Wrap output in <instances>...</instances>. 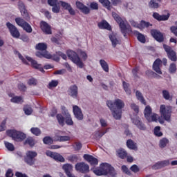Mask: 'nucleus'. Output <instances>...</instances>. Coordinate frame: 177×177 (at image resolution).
Returning <instances> with one entry per match:
<instances>
[{
	"label": "nucleus",
	"mask_w": 177,
	"mask_h": 177,
	"mask_svg": "<svg viewBox=\"0 0 177 177\" xmlns=\"http://www.w3.org/2000/svg\"><path fill=\"white\" fill-rule=\"evenodd\" d=\"M91 171L93 172V174L97 175V176H102V175H104L100 166V168H92Z\"/></svg>",
	"instance_id": "c03bdc74"
},
{
	"label": "nucleus",
	"mask_w": 177,
	"mask_h": 177,
	"mask_svg": "<svg viewBox=\"0 0 177 177\" xmlns=\"http://www.w3.org/2000/svg\"><path fill=\"white\" fill-rule=\"evenodd\" d=\"M105 133H107V129H106L104 131H95L94 138L95 139H100V138H102Z\"/></svg>",
	"instance_id": "3c124183"
},
{
	"label": "nucleus",
	"mask_w": 177,
	"mask_h": 177,
	"mask_svg": "<svg viewBox=\"0 0 177 177\" xmlns=\"http://www.w3.org/2000/svg\"><path fill=\"white\" fill-rule=\"evenodd\" d=\"M48 4L52 6V12L53 13L60 12V1L59 0H48Z\"/></svg>",
	"instance_id": "f8f14e48"
},
{
	"label": "nucleus",
	"mask_w": 177,
	"mask_h": 177,
	"mask_svg": "<svg viewBox=\"0 0 177 177\" xmlns=\"http://www.w3.org/2000/svg\"><path fill=\"white\" fill-rule=\"evenodd\" d=\"M109 39H111V41L112 42V46L113 48H115L118 44H120V41L117 39V37L114 35H110Z\"/></svg>",
	"instance_id": "a19ab883"
},
{
	"label": "nucleus",
	"mask_w": 177,
	"mask_h": 177,
	"mask_svg": "<svg viewBox=\"0 0 177 177\" xmlns=\"http://www.w3.org/2000/svg\"><path fill=\"white\" fill-rule=\"evenodd\" d=\"M135 34L137 35V39L141 44H146V37L145 35L140 33L139 31H136Z\"/></svg>",
	"instance_id": "c9c22d12"
},
{
	"label": "nucleus",
	"mask_w": 177,
	"mask_h": 177,
	"mask_svg": "<svg viewBox=\"0 0 177 177\" xmlns=\"http://www.w3.org/2000/svg\"><path fill=\"white\" fill-rule=\"evenodd\" d=\"M132 123L140 129V131H146V125L144 124L143 122L139 117L131 118Z\"/></svg>",
	"instance_id": "4468645a"
},
{
	"label": "nucleus",
	"mask_w": 177,
	"mask_h": 177,
	"mask_svg": "<svg viewBox=\"0 0 177 177\" xmlns=\"http://www.w3.org/2000/svg\"><path fill=\"white\" fill-rule=\"evenodd\" d=\"M6 133L8 136L12 138V139L16 142H23V140L27 138L26 133L17 130H7Z\"/></svg>",
	"instance_id": "20e7f679"
},
{
	"label": "nucleus",
	"mask_w": 177,
	"mask_h": 177,
	"mask_svg": "<svg viewBox=\"0 0 177 177\" xmlns=\"http://www.w3.org/2000/svg\"><path fill=\"white\" fill-rule=\"evenodd\" d=\"M68 94L73 99H77L78 97V86L76 84L70 86L68 89Z\"/></svg>",
	"instance_id": "aec40b11"
},
{
	"label": "nucleus",
	"mask_w": 177,
	"mask_h": 177,
	"mask_svg": "<svg viewBox=\"0 0 177 177\" xmlns=\"http://www.w3.org/2000/svg\"><path fill=\"white\" fill-rule=\"evenodd\" d=\"M97 26L100 30H108V31H111V26L106 20H102L101 22H99Z\"/></svg>",
	"instance_id": "bb28decb"
},
{
	"label": "nucleus",
	"mask_w": 177,
	"mask_h": 177,
	"mask_svg": "<svg viewBox=\"0 0 177 177\" xmlns=\"http://www.w3.org/2000/svg\"><path fill=\"white\" fill-rule=\"evenodd\" d=\"M65 122L66 125H68L69 127L74 125V122L73 121L71 115H70L68 111H65Z\"/></svg>",
	"instance_id": "c85d7f7f"
},
{
	"label": "nucleus",
	"mask_w": 177,
	"mask_h": 177,
	"mask_svg": "<svg viewBox=\"0 0 177 177\" xmlns=\"http://www.w3.org/2000/svg\"><path fill=\"white\" fill-rule=\"evenodd\" d=\"M18 7L21 12V16L24 17V19H25V20H30V15L28 14L27 9H26L24 3L19 2Z\"/></svg>",
	"instance_id": "6ab92c4d"
},
{
	"label": "nucleus",
	"mask_w": 177,
	"mask_h": 177,
	"mask_svg": "<svg viewBox=\"0 0 177 177\" xmlns=\"http://www.w3.org/2000/svg\"><path fill=\"white\" fill-rule=\"evenodd\" d=\"M122 172L125 173L126 175H129V176H131V175H132L131 170H129V169H128V167L126 165L122 166Z\"/></svg>",
	"instance_id": "680f3d73"
},
{
	"label": "nucleus",
	"mask_w": 177,
	"mask_h": 177,
	"mask_svg": "<svg viewBox=\"0 0 177 177\" xmlns=\"http://www.w3.org/2000/svg\"><path fill=\"white\" fill-rule=\"evenodd\" d=\"M30 132L32 135H35V136H39L41 133V129L38 127H32L30 129Z\"/></svg>",
	"instance_id": "de8ad7c7"
},
{
	"label": "nucleus",
	"mask_w": 177,
	"mask_h": 177,
	"mask_svg": "<svg viewBox=\"0 0 177 177\" xmlns=\"http://www.w3.org/2000/svg\"><path fill=\"white\" fill-rule=\"evenodd\" d=\"M100 64L105 73H109V64H107L104 59H100Z\"/></svg>",
	"instance_id": "79ce46f5"
},
{
	"label": "nucleus",
	"mask_w": 177,
	"mask_h": 177,
	"mask_svg": "<svg viewBox=\"0 0 177 177\" xmlns=\"http://www.w3.org/2000/svg\"><path fill=\"white\" fill-rule=\"evenodd\" d=\"M71 138L68 136H57V142H68Z\"/></svg>",
	"instance_id": "a18cd8bd"
},
{
	"label": "nucleus",
	"mask_w": 177,
	"mask_h": 177,
	"mask_svg": "<svg viewBox=\"0 0 177 177\" xmlns=\"http://www.w3.org/2000/svg\"><path fill=\"white\" fill-rule=\"evenodd\" d=\"M130 169L132 171V172H134V174H138L140 171V169L136 165H133L131 167Z\"/></svg>",
	"instance_id": "774afa93"
},
{
	"label": "nucleus",
	"mask_w": 177,
	"mask_h": 177,
	"mask_svg": "<svg viewBox=\"0 0 177 177\" xmlns=\"http://www.w3.org/2000/svg\"><path fill=\"white\" fill-rule=\"evenodd\" d=\"M168 143H169V140L168 139L162 138L160 140V147H161V149H164V147H165Z\"/></svg>",
	"instance_id": "4d7b16f0"
},
{
	"label": "nucleus",
	"mask_w": 177,
	"mask_h": 177,
	"mask_svg": "<svg viewBox=\"0 0 177 177\" xmlns=\"http://www.w3.org/2000/svg\"><path fill=\"white\" fill-rule=\"evenodd\" d=\"M46 155L48 157H50V158H53V160H55V161H59V162H64V161H66V159H64V157H63V156L56 152L46 151Z\"/></svg>",
	"instance_id": "9b49d317"
},
{
	"label": "nucleus",
	"mask_w": 177,
	"mask_h": 177,
	"mask_svg": "<svg viewBox=\"0 0 177 177\" xmlns=\"http://www.w3.org/2000/svg\"><path fill=\"white\" fill-rule=\"evenodd\" d=\"M99 2L102 3L104 8H106L108 10H111V3L109 0H99Z\"/></svg>",
	"instance_id": "ea45409f"
},
{
	"label": "nucleus",
	"mask_w": 177,
	"mask_h": 177,
	"mask_svg": "<svg viewBox=\"0 0 177 177\" xmlns=\"http://www.w3.org/2000/svg\"><path fill=\"white\" fill-rule=\"evenodd\" d=\"M57 120L58 121V123L61 125V127H64V121H65V118L64 116L63 115H62V113H58L57 114Z\"/></svg>",
	"instance_id": "37998d69"
},
{
	"label": "nucleus",
	"mask_w": 177,
	"mask_h": 177,
	"mask_svg": "<svg viewBox=\"0 0 177 177\" xmlns=\"http://www.w3.org/2000/svg\"><path fill=\"white\" fill-rule=\"evenodd\" d=\"M38 156V153L34 151H28L26 153V157L25 158V162L28 165H34L35 164V157Z\"/></svg>",
	"instance_id": "0eeeda50"
},
{
	"label": "nucleus",
	"mask_w": 177,
	"mask_h": 177,
	"mask_svg": "<svg viewBox=\"0 0 177 177\" xmlns=\"http://www.w3.org/2000/svg\"><path fill=\"white\" fill-rule=\"evenodd\" d=\"M43 142L44 145H53V139L50 136H46L43 138Z\"/></svg>",
	"instance_id": "6e6d98bb"
},
{
	"label": "nucleus",
	"mask_w": 177,
	"mask_h": 177,
	"mask_svg": "<svg viewBox=\"0 0 177 177\" xmlns=\"http://www.w3.org/2000/svg\"><path fill=\"white\" fill-rule=\"evenodd\" d=\"M15 23L19 26V27H21L26 32H28V34H31V32H32V28L31 27V25L26 21L24 19L21 17H17L15 18Z\"/></svg>",
	"instance_id": "39448f33"
},
{
	"label": "nucleus",
	"mask_w": 177,
	"mask_h": 177,
	"mask_svg": "<svg viewBox=\"0 0 177 177\" xmlns=\"http://www.w3.org/2000/svg\"><path fill=\"white\" fill-rule=\"evenodd\" d=\"M66 55L69 60H71L77 67H80V68H84V62H82V60H81V58L76 52L73 50H68Z\"/></svg>",
	"instance_id": "7ed1b4c3"
},
{
	"label": "nucleus",
	"mask_w": 177,
	"mask_h": 177,
	"mask_svg": "<svg viewBox=\"0 0 177 177\" xmlns=\"http://www.w3.org/2000/svg\"><path fill=\"white\" fill-rule=\"evenodd\" d=\"M127 146L128 149H130V150H138V146L136 145V143H135V142L131 139L127 141Z\"/></svg>",
	"instance_id": "72a5a7b5"
},
{
	"label": "nucleus",
	"mask_w": 177,
	"mask_h": 177,
	"mask_svg": "<svg viewBox=\"0 0 177 177\" xmlns=\"http://www.w3.org/2000/svg\"><path fill=\"white\" fill-rule=\"evenodd\" d=\"M168 165H169V160H165L157 162L152 166V168L153 169H161V168L168 167Z\"/></svg>",
	"instance_id": "b1692460"
},
{
	"label": "nucleus",
	"mask_w": 177,
	"mask_h": 177,
	"mask_svg": "<svg viewBox=\"0 0 177 177\" xmlns=\"http://www.w3.org/2000/svg\"><path fill=\"white\" fill-rule=\"evenodd\" d=\"M24 145H28L30 147H34L37 145V140L32 137H28L24 142Z\"/></svg>",
	"instance_id": "2f4dec72"
},
{
	"label": "nucleus",
	"mask_w": 177,
	"mask_h": 177,
	"mask_svg": "<svg viewBox=\"0 0 177 177\" xmlns=\"http://www.w3.org/2000/svg\"><path fill=\"white\" fill-rule=\"evenodd\" d=\"M59 85V81L57 80H51V82L48 84V88H56Z\"/></svg>",
	"instance_id": "338daca9"
},
{
	"label": "nucleus",
	"mask_w": 177,
	"mask_h": 177,
	"mask_svg": "<svg viewBox=\"0 0 177 177\" xmlns=\"http://www.w3.org/2000/svg\"><path fill=\"white\" fill-rule=\"evenodd\" d=\"M153 24H150V22H147L145 20H141L139 23V29L145 30V28H149V27H151Z\"/></svg>",
	"instance_id": "7c9ffc66"
},
{
	"label": "nucleus",
	"mask_w": 177,
	"mask_h": 177,
	"mask_svg": "<svg viewBox=\"0 0 177 177\" xmlns=\"http://www.w3.org/2000/svg\"><path fill=\"white\" fill-rule=\"evenodd\" d=\"M84 160L87 161V162H89L90 165H93V167L99 164V160L97 158L93 157V156L90 154H84L83 156Z\"/></svg>",
	"instance_id": "4be33fe9"
},
{
	"label": "nucleus",
	"mask_w": 177,
	"mask_h": 177,
	"mask_svg": "<svg viewBox=\"0 0 177 177\" xmlns=\"http://www.w3.org/2000/svg\"><path fill=\"white\" fill-rule=\"evenodd\" d=\"M6 26L13 38H20V32L15 25L12 24L10 22H7Z\"/></svg>",
	"instance_id": "9d476101"
},
{
	"label": "nucleus",
	"mask_w": 177,
	"mask_h": 177,
	"mask_svg": "<svg viewBox=\"0 0 177 177\" xmlns=\"http://www.w3.org/2000/svg\"><path fill=\"white\" fill-rule=\"evenodd\" d=\"M108 175H109V177L117 176V171H115V169H114V167H112L109 171H108Z\"/></svg>",
	"instance_id": "69168bd1"
},
{
	"label": "nucleus",
	"mask_w": 177,
	"mask_h": 177,
	"mask_svg": "<svg viewBox=\"0 0 177 177\" xmlns=\"http://www.w3.org/2000/svg\"><path fill=\"white\" fill-rule=\"evenodd\" d=\"M59 5H61L63 9L68 10L71 16H75V10L71 7V4L63 1H59Z\"/></svg>",
	"instance_id": "f3484780"
},
{
	"label": "nucleus",
	"mask_w": 177,
	"mask_h": 177,
	"mask_svg": "<svg viewBox=\"0 0 177 177\" xmlns=\"http://www.w3.org/2000/svg\"><path fill=\"white\" fill-rule=\"evenodd\" d=\"M161 67H162V60L160 58H157L153 64L152 68L157 74L162 75V71H161Z\"/></svg>",
	"instance_id": "2eb2a0df"
},
{
	"label": "nucleus",
	"mask_w": 177,
	"mask_h": 177,
	"mask_svg": "<svg viewBox=\"0 0 177 177\" xmlns=\"http://www.w3.org/2000/svg\"><path fill=\"white\" fill-rule=\"evenodd\" d=\"M154 135L158 138L162 136V132H161V127L156 126L153 129Z\"/></svg>",
	"instance_id": "8fccbe9b"
},
{
	"label": "nucleus",
	"mask_w": 177,
	"mask_h": 177,
	"mask_svg": "<svg viewBox=\"0 0 177 177\" xmlns=\"http://www.w3.org/2000/svg\"><path fill=\"white\" fill-rule=\"evenodd\" d=\"M26 60H28V62H30L31 63L32 67L33 68H35L36 70H38V68L41 67V64H38L36 60L32 59L30 57H26Z\"/></svg>",
	"instance_id": "473e14b6"
},
{
	"label": "nucleus",
	"mask_w": 177,
	"mask_h": 177,
	"mask_svg": "<svg viewBox=\"0 0 177 177\" xmlns=\"http://www.w3.org/2000/svg\"><path fill=\"white\" fill-rule=\"evenodd\" d=\"M162 93V97H164V99H165V100H172V97L171 96V95H169V91L167 90H163Z\"/></svg>",
	"instance_id": "864d4df0"
},
{
	"label": "nucleus",
	"mask_w": 177,
	"mask_h": 177,
	"mask_svg": "<svg viewBox=\"0 0 177 177\" xmlns=\"http://www.w3.org/2000/svg\"><path fill=\"white\" fill-rule=\"evenodd\" d=\"M75 5L76 8L84 15H89L91 13V8L85 6L81 1H76Z\"/></svg>",
	"instance_id": "dca6fc26"
},
{
	"label": "nucleus",
	"mask_w": 177,
	"mask_h": 177,
	"mask_svg": "<svg viewBox=\"0 0 177 177\" xmlns=\"http://www.w3.org/2000/svg\"><path fill=\"white\" fill-rule=\"evenodd\" d=\"M161 0H150L148 6L150 9H158L160 8V3Z\"/></svg>",
	"instance_id": "c756f323"
},
{
	"label": "nucleus",
	"mask_w": 177,
	"mask_h": 177,
	"mask_svg": "<svg viewBox=\"0 0 177 177\" xmlns=\"http://www.w3.org/2000/svg\"><path fill=\"white\" fill-rule=\"evenodd\" d=\"M62 169H64L66 175H70L71 174V171H73V165L68 163H66L63 165Z\"/></svg>",
	"instance_id": "f704fd0d"
},
{
	"label": "nucleus",
	"mask_w": 177,
	"mask_h": 177,
	"mask_svg": "<svg viewBox=\"0 0 177 177\" xmlns=\"http://www.w3.org/2000/svg\"><path fill=\"white\" fill-rule=\"evenodd\" d=\"M5 146L6 147V149H8V150H9V151H14L15 146L13 145V144L6 142Z\"/></svg>",
	"instance_id": "0e129e2a"
},
{
	"label": "nucleus",
	"mask_w": 177,
	"mask_h": 177,
	"mask_svg": "<svg viewBox=\"0 0 177 177\" xmlns=\"http://www.w3.org/2000/svg\"><path fill=\"white\" fill-rule=\"evenodd\" d=\"M24 111L26 115H31V114H32V108L28 105H26L24 107Z\"/></svg>",
	"instance_id": "5fc2aeb1"
},
{
	"label": "nucleus",
	"mask_w": 177,
	"mask_h": 177,
	"mask_svg": "<svg viewBox=\"0 0 177 177\" xmlns=\"http://www.w3.org/2000/svg\"><path fill=\"white\" fill-rule=\"evenodd\" d=\"M151 35L158 42H164V35L162 33L156 29L151 30Z\"/></svg>",
	"instance_id": "a211bd4d"
},
{
	"label": "nucleus",
	"mask_w": 177,
	"mask_h": 177,
	"mask_svg": "<svg viewBox=\"0 0 177 177\" xmlns=\"http://www.w3.org/2000/svg\"><path fill=\"white\" fill-rule=\"evenodd\" d=\"M100 167L104 175H109V171L111 169L113 166L109 163H102L100 165Z\"/></svg>",
	"instance_id": "cd10ccee"
},
{
	"label": "nucleus",
	"mask_w": 177,
	"mask_h": 177,
	"mask_svg": "<svg viewBox=\"0 0 177 177\" xmlns=\"http://www.w3.org/2000/svg\"><path fill=\"white\" fill-rule=\"evenodd\" d=\"M50 57L48 59H52L53 60H55V62H60V57L64 60H67V55L62 51H57L55 54L53 55L50 54Z\"/></svg>",
	"instance_id": "412c9836"
},
{
	"label": "nucleus",
	"mask_w": 177,
	"mask_h": 177,
	"mask_svg": "<svg viewBox=\"0 0 177 177\" xmlns=\"http://www.w3.org/2000/svg\"><path fill=\"white\" fill-rule=\"evenodd\" d=\"M136 96L138 99V100H140V102L144 104L145 106H146L147 103H146V100H145V97H143V95L142 94V93H140V91H137L136 92Z\"/></svg>",
	"instance_id": "e433bc0d"
},
{
	"label": "nucleus",
	"mask_w": 177,
	"mask_h": 177,
	"mask_svg": "<svg viewBox=\"0 0 177 177\" xmlns=\"http://www.w3.org/2000/svg\"><path fill=\"white\" fill-rule=\"evenodd\" d=\"M66 160L69 161V162H77L78 161V155L72 154L66 158Z\"/></svg>",
	"instance_id": "49530a36"
},
{
	"label": "nucleus",
	"mask_w": 177,
	"mask_h": 177,
	"mask_svg": "<svg viewBox=\"0 0 177 177\" xmlns=\"http://www.w3.org/2000/svg\"><path fill=\"white\" fill-rule=\"evenodd\" d=\"M35 48L37 50H41L42 52L44 50L46 52V49H48V45L45 43H39L36 45Z\"/></svg>",
	"instance_id": "4c0bfd02"
},
{
	"label": "nucleus",
	"mask_w": 177,
	"mask_h": 177,
	"mask_svg": "<svg viewBox=\"0 0 177 177\" xmlns=\"http://www.w3.org/2000/svg\"><path fill=\"white\" fill-rule=\"evenodd\" d=\"M152 16L153 19H155L158 21H166V20H168V19H169V16H171V15L168 13L166 15H160L158 12H153Z\"/></svg>",
	"instance_id": "393cba45"
},
{
	"label": "nucleus",
	"mask_w": 177,
	"mask_h": 177,
	"mask_svg": "<svg viewBox=\"0 0 177 177\" xmlns=\"http://www.w3.org/2000/svg\"><path fill=\"white\" fill-rule=\"evenodd\" d=\"M73 114L78 120L79 121H82V120H84V114H82V111L81 110V108H80L78 106L75 105L73 107Z\"/></svg>",
	"instance_id": "5701e85b"
},
{
	"label": "nucleus",
	"mask_w": 177,
	"mask_h": 177,
	"mask_svg": "<svg viewBox=\"0 0 177 177\" xmlns=\"http://www.w3.org/2000/svg\"><path fill=\"white\" fill-rule=\"evenodd\" d=\"M11 102L12 103H23V97H19V96H15V97H13L12 99H11Z\"/></svg>",
	"instance_id": "bf43d9fd"
},
{
	"label": "nucleus",
	"mask_w": 177,
	"mask_h": 177,
	"mask_svg": "<svg viewBox=\"0 0 177 177\" xmlns=\"http://www.w3.org/2000/svg\"><path fill=\"white\" fill-rule=\"evenodd\" d=\"M131 110H133L136 115H138V114H139V106L136 105V104H131Z\"/></svg>",
	"instance_id": "e2e57ef3"
},
{
	"label": "nucleus",
	"mask_w": 177,
	"mask_h": 177,
	"mask_svg": "<svg viewBox=\"0 0 177 177\" xmlns=\"http://www.w3.org/2000/svg\"><path fill=\"white\" fill-rule=\"evenodd\" d=\"M169 71L170 74H175L176 73V64H175V63H171L170 64Z\"/></svg>",
	"instance_id": "13d9d810"
},
{
	"label": "nucleus",
	"mask_w": 177,
	"mask_h": 177,
	"mask_svg": "<svg viewBox=\"0 0 177 177\" xmlns=\"http://www.w3.org/2000/svg\"><path fill=\"white\" fill-rule=\"evenodd\" d=\"M106 106L111 110L115 120H120L122 117V109L125 106L122 100L118 98L115 100L114 102L111 100H107Z\"/></svg>",
	"instance_id": "f257e3e1"
},
{
	"label": "nucleus",
	"mask_w": 177,
	"mask_h": 177,
	"mask_svg": "<svg viewBox=\"0 0 177 177\" xmlns=\"http://www.w3.org/2000/svg\"><path fill=\"white\" fill-rule=\"evenodd\" d=\"M40 28L46 35H52V27L46 21H41L40 22Z\"/></svg>",
	"instance_id": "ddd939ff"
},
{
	"label": "nucleus",
	"mask_w": 177,
	"mask_h": 177,
	"mask_svg": "<svg viewBox=\"0 0 177 177\" xmlns=\"http://www.w3.org/2000/svg\"><path fill=\"white\" fill-rule=\"evenodd\" d=\"M36 56L40 59H42V57L49 59L50 57V54L48 53V51H44V53L38 51L36 53Z\"/></svg>",
	"instance_id": "58836bf2"
},
{
	"label": "nucleus",
	"mask_w": 177,
	"mask_h": 177,
	"mask_svg": "<svg viewBox=\"0 0 177 177\" xmlns=\"http://www.w3.org/2000/svg\"><path fill=\"white\" fill-rule=\"evenodd\" d=\"M116 156L119 158H121V160H125V158H127V157L128 156V152H127L125 149L120 148L116 150Z\"/></svg>",
	"instance_id": "a878e982"
},
{
	"label": "nucleus",
	"mask_w": 177,
	"mask_h": 177,
	"mask_svg": "<svg viewBox=\"0 0 177 177\" xmlns=\"http://www.w3.org/2000/svg\"><path fill=\"white\" fill-rule=\"evenodd\" d=\"M75 168L77 172L80 174H88L89 172V165L85 163L84 162H77Z\"/></svg>",
	"instance_id": "6e6552de"
},
{
	"label": "nucleus",
	"mask_w": 177,
	"mask_h": 177,
	"mask_svg": "<svg viewBox=\"0 0 177 177\" xmlns=\"http://www.w3.org/2000/svg\"><path fill=\"white\" fill-rule=\"evenodd\" d=\"M112 16L114 20H115V21L119 24L121 32L123 34L124 37L127 38V34H131L132 28L130 25H126L125 22L122 20V18H121V17H120V15L116 12H112Z\"/></svg>",
	"instance_id": "f03ea898"
},
{
	"label": "nucleus",
	"mask_w": 177,
	"mask_h": 177,
	"mask_svg": "<svg viewBox=\"0 0 177 177\" xmlns=\"http://www.w3.org/2000/svg\"><path fill=\"white\" fill-rule=\"evenodd\" d=\"M160 113L162 116H163L165 121H171V114L172 111H171V106H166L165 105H161L160 107Z\"/></svg>",
	"instance_id": "423d86ee"
},
{
	"label": "nucleus",
	"mask_w": 177,
	"mask_h": 177,
	"mask_svg": "<svg viewBox=\"0 0 177 177\" xmlns=\"http://www.w3.org/2000/svg\"><path fill=\"white\" fill-rule=\"evenodd\" d=\"M146 120H147L148 122H156L157 121V115L156 114H153L152 115H150L147 118H146Z\"/></svg>",
	"instance_id": "052dcab7"
},
{
	"label": "nucleus",
	"mask_w": 177,
	"mask_h": 177,
	"mask_svg": "<svg viewBox=\"0 0 177 177\" xmlns=\"http://www.w3.org/2000/svg\"><path fill=\"white\" fill-rule=\"evenodd\" d=\"M123 89L127 95H131V88H129V84L125 81L122 82Z\"/></svg>",
	"instance_id": "09e8293b"
},
{
	"label": "nucleus",
	"mask_w": 177,
	"mask_h": 177,
	"mask_svg": "<svg viewBox=\"0 0 177 177\" xmlns=\"http://www.w3.org/2000/svg\"><path fill=\"white\" fill-rule=\"evenodd\" d=\"M151 107L150 106H147L144 110V115L145 118H148L149 115H151Z\"/></svg>",
	"instance_id": "603ef678"
},
{
	"label": "nucleus",
	"mask_w": 177,
	"mask_h": 177,
	"mask_svg": "<svg viewBox=\"0 0 177 177\" xmlns=\"http://www.w3.org/2000/svg\"><path fill=\"white\" fill-rule=\"evenodd\" d=\"M163 49H165L168 58L171 60V62H176L177 57H176V53L172 50V48L171 46L163 44Z\"/></svg>",
	"instance_id": "1a4fd4ad"
}]
</instances>
